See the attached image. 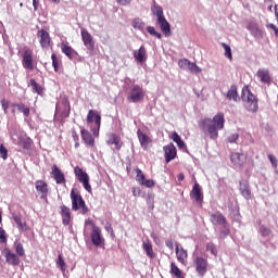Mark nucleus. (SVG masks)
Instances as JSON below:
<instances>
[{"instance_id": "obj_39", "label": "nucleus", "mask_w": 278, "mask_h": 278, "mask_svg": "<svg viewBox=\"0 0 278 278\" xmlns=\"http://www.w3.org/2000/svg\"><path fill=\"white\" fill-rule=\"evenodd\" d=\"M56 266L62 270V273H66V263L64 258H62V254H59L56 260Z\"/></svg>"}, {"instance_id": "obj_45", "label": "nucleus", "mask_w": 278, "mask_h": 278, "mask_svg": "<svg viewBox=\"0 0 278 278\" xmlns=\"http://www.w3.org/2000/svg\"><path fill=\"white\" fill-rule=\"evenodd\" d=\"M260 231L264 238H268V236H270V230L266 226H261Z\"/></svg>"}, {"instance_id": "obj_7", "label": "nucleus", "mask_w": 278, "mask_h": 278, "mask_svg": "<svg viewBox=\"0 0 278 278\" xmlns=\"http://www.w3.org/2000/svg\"><path fill=\"white\" fill-rule=\"evenodd\" d=\"M87 123H94V126L91 127V131H93V136H99V129H101V115L96 113V111L90 110L87 115Z\"/></svg>"}, {"instance_id": "obj_13", "label": "nucleus", "mask_w": 278, "mask_h": 278, "mask_svg": "<svg viewBox=\"0 0 278 278\" xmlns=\"http://www.w3.org/2000/svg\"><path fill=\"white\" fill-rule=\"evenodd\" d=\"M164 153H165V161L166 164L172 162V160H175L177 157V148H175V144L169 143L163 148Z\"/></svg>"}, {"instance_id": "obj_22", "label": "nucleus", "mask_w": 278, "mask_h": 278, "mask_svg": "<svg viewBox=\"0 0 278 278\" xmlns=\"http://www.w3.org/2000/svg\"><path fill=\"white\" fill-rule=\"evenodd\" d=\"M239 190L243 198H245L248 201L251 199V187L249 186V181L241 180L239 182Z\"/></svg>"}, {"instance_id": "obj_50", "label": "nucleus", "mask_w": 278, "mask_h": 278, "mask_svg": "<svg viewBox=\"0 0 278 278\" xmlns=\"http://www.w3.org/2000/svg\"><path fill=\"white\" fill-rule=\"evenodd\" d=\"M0 242H8V237H5V230L2 227H0Z\"/></svg>"}, {"instance_id": "obj_41", "label": "nucleus", "mask_w": 278, "mask_h": 278, "mask_svg": "<svg viewBox=\"0 0 278 278\" xmlns=\"http://www.w3.org/2000/svg\"><path fill=\"white\" fill-rule=\"evenodd\" d=\"M147 31L148 34H150V36H155L156 38H159V40H162V34L157 33L155 30V27L153 26H148L147 27Z\"/></svg>"}, {"instance_id": "obj_62", "label": "nucleus", "mask_w": 278, "mask_h": 278, "mask_svg": "<svg viewBox=\"0 0 278 278\" xmlns=\"http://www.w3.org/2000/svg\"><path fill=\"white\" fill-rule=\"evenodd\" d=\"M274 10H275L276 21L278 23V4L275 5Z\"/></svg>"}, {"instance_id": "obj_3", "label": "nucleus", "mask_w": 278, "mask_h": 278, "mask_svg": "<svg viewBox=\"0 0 278 278\" xmlns=\"http://www.w3.org/2000/svg\"><path fill=\"white\" fill-rule=\"evenodd\" d=\"M241 99L244 102V108L248 112L255 113L260 109L257 98L251 92V90H249V87L242 89Z\"/></svg>"}, {"instance_id": "obj_31", "label": "nucleus", "mask_w": 278, "mask_h": 278, "mask_svg": "<svg viewBox=\"0 0 278 278\" xmlns=\"http://www.w3.org/2000/svg\"><path fill=\"white\" fill-rule=\"evenodd\" d=\"M176 255L180 264H184L186 260H188V251H186L184 248L179 249V245L176 247Z\"/></svg>"}, {"instance_id": "obj_38", "label": "nucleus", "mask_w": 278, "mask_h": 278, "mask_svg": "<svg viewBox=\"0 0 278 278\" xmlns=\"http://www.w3.org/2000/svg\"><path fill=\"white\" fill-rule=\"evenodd\" d=\"M15 253L20 255V257H25V249L23 248V243L14 242Z\"/></svg>"}, {"instance_id": "obj_24", "label": "nucleus", "mask_w": 278, "mask_h": 278, "mask_svg": "<svg viewBox=\"0 0 278 278\" xmlns=\"http://www.w3.org/2000/svg\"><path fill=\"white\" fill-rule=\"evenodd\" d=\"M263 84H270V72L266 68H260L256 73Z\"/></svg>"}, {"instance_id": "obj_54", "label": "nucleus", "mask_w": 278, "mask_h": 278, "mask_svg": "<svg viewBox=\"0 0 278 278\" xmlns=\"http://www.w3.org/2000/svg\"><path fill=\"white\" fill-rule=\"evenodd\" d=\"M141 190H140V188H132V194H134V197H140V194H141Z\"/></svg>"}, {"instance_id": "obj_12", "label": "nucleus", "mask_w": 278, "mask_h": 278, "mask_svg": "<svg viewBox=\"0 0 278 278\" xmlns=\"http://www.w3.org/2000/svg\"><path fill=\"white\" fill-rule=\"evenodd\" d=\"M91 242L94 244V247H101L103 242H105V239H103V236L101 235V228L98 226H93L91 231Z\"/></svg>"}, {"instance_id": "obj_35", "label": "nucleus", "mask_w": 278, "mask_h": 278, "mask_svg": "<svg viewBox=\"0 0 278 278\" xmlns=\"http://www.w3.org/2000/svg\"><path fill=\"white\" fill-rule=\"evenodd\" d=\"M170 274L174 275L176 278H186L184 276V271L175 265V263H170Z\"/></svg>"}, {"instance_id": "obj_57", "label": "nucleus", "mask_w": 278, "mask_h": 278, "mask_svg": "<svg viewBox=\"0 0 278 278\" xmlns=\"http://www.w3.org/2000/svg\"><path fill=\"white\" fill-rule=\"evenodd\" d=\"M38 5H40V2L38 0H33V7H34V10H38Z\"/></svg>"}, {"instance_id": "obj_11", "label": "nucleus", "mask_w": 278, "mask_h": 278, "mask_svg": "<svg viewBox=\"0 0 278 278\" xmlns=\"http://www.w3.org/2000/svg\"><path fill=\"white\" fill-rule=\"evenodd\" d=\"M247 29L250 30L251 36H253V38L256 40H262V38H264V29L260 28L257 22H250L247 26Z\"/></svg>"}, {"instance_id": "obj_44", "label": "nucleus", "mask_w": 278, "mask_h": 278, "mask_svg": "<svg viewBox=\"0 0 278 278\" xmlns=\"http://www.w3.org/2000/svg\"><path fill=\"white\" fill-rule=\"evenodd\" d=\"M136 173H137L136 179H137L138 184H140V186H142V184L144 181V174H142V169H140V168H137Z\"/></svg>"}, {"instance_id": "obj_2", "label": "nucleus", "mask_w": 278, "mask_h": 278, "mask_svg": "<svg viewBox=\"0 0 278 278\" xmlns=\"http://www.w3.org/2000/svg\"><path fill=\"white\" fill-rule=\"evenodd\" d=\"M151 12L154 16L157 18V25L161 27V30L165 36H170V24L168 21H166V17H164V9L155 1L153 2L151 7Z\"/></svg>"}, {"instance_id": "obj_56", "label": "nucleus", "mask_w": 278, "mask_h": 278, "mask_svg": "<svg viewBox=\"0 0 278 278\" xmlns=\"http://www.w3.org/2000/svg\"><path fill=\"white\" fill-rule=\"evenodd\" d=\"M165 245L167 247V249H169L170 251H173V249H174L173 240H167V241L165 242Z\"/></svg>"}, {"instance_id": "obj_17", "label": "nucleus", "mask_w": 278, "mask_h": 278, "mask_svg": "<svg viewBox=\"0 0 278 278\" xmlns=\"http://www.w3.org/2000/svg\"><path fill=\"white\" fill-rule=\"evenodd\" d=\"M137 137L140 142L141 149H143V151H147V149H149V144H151V137L142 132V130L140 129L137 130Z\"/></svg>"}, {"instance_id": "obj_16", "label": "nucleus", "mask_w": 278, "mask_h": 278, "mask_svg": "<svg viewBox=\"0 0 278 278\" xmlns=\"http://www.w3.org/2000/svg\"><path fill=\"white\" fill-rule=\"evenodd\" d=\"M230 160L233 166L240 168V166H243L244 162H247V156L244 155V153L233 152L230 154Z\"/></svg>"}, {"instance_id": "obj_30", "label": "nucleus", "mask_w": 278, "mask_h": 278, "mask_svg": "<svg viewBox=\"0 0 278 278\" xmlns=\"http://www.w3.org/2000/svg\"><path fill=\"white\" fill-rule=\"evenodd\" d=\"M74 174L76 175L79 184H81L83 181H86V179L90 178V176H88V173L84 172V169H81L79 166H76L74 168Z\"/></svg>"}, {"instance_id": "obj_18", "label": "nucleus", "mask_w": 278, "mask_h": 278, "mask_svg": "<svg viewBox=\"0 0 278 278\" xmlns=\"http://www.w3.org/2000/svg\"><path fill=\"white\" fill-rule=\"evenodd\" d=\"M51 175L56 184L59 185L66 184V178L64 177V173H62V170L58 168V165L52 166Z\"/></svg>"}, {"instance_id": "obj_10", "label": "nucleus", "mask_w": 278, "mask_h": 278, "mask_svg": "<svg viewBox=\"0 0 278 278\" xmlns=\"http://www.w3.org/2000/svg\"><path fill=\"white\" fill-rule=\"evenodd\" d=\"M193 262L198 275L200 277H205V273H207V260L197 256Z\"/></svg>"}, {"instance_id": "obj_55", "label": "nucleus", "mask_w": 278, "mask_h": 278, "mask_svg": "<svg viewBox=\"0 0 278 278\" xmlns=\"http://www.w3.org/2000/svg\"><path fill=\"white\" fill-rule=\"evenodd\" d=\"M116 1L121 5H129V3H131V0H116Z\"/></svg>"}, {"instance_id": "obj_15", "label": "nucleus", "mask_w": 278, "mask_h": 278, "mask_svg": "<svg viewBox=\"0 0 278 278\" xmlns=\"http://www.w3.org/2000/svg\"><path fill=\"white\" fill-rule=\"evenodd\" d=\"M190 197L191 199H194V201H197L198 203H203V189H201L199 182H195L193 185Z\"/></svg>"}, {"instance_id": "obj_9", "label": "nucleus", "mask_w": 278, "mask_h": 278, "mask_svg": "<svg viewBox=\"0 0 278 278\" xmlns=\"http://www.w3.org/2000/svg\"><path fill=\"white\" fill-rule=\"evenodd\" d=\"M22 64L27 71H34V52L30 49L24 51Z\"/></svg>"}, {"instance_id": "obj_27", "label": "nucleus", "mask_w": 278, "mask_h": 278, "mask_svg": "<svg viewBox=\"0 0 278 278\" xmlns=\"http://www.w3.org/2000/svg\"><path fill=\"white\" fill-rule=\"evenodd\" d=\"M80 134L85 144H88V147H94V138L92 137L90 131L81 129Z\"/></svg>"}, {"instance_id": "obj_28", "label": "nucleus", "mask_w": 278, "mask_h": 278, "mask_svg": "<svg viewBox=\"0 0 278 278\" xmlns=\"http://www.w3.org/2000/svg\"><path fill=\"white\" fill-rule=\"evenodd\" d=\"M12 106L16 108L17 111L21 112L25 118L29 117L31 110L29 109V106L25 105V103L23 102L14 103L12 104Z\"/></svg>"}, {"instance_id": "obj_21", "label": "nucleus", "mask_w": 278, "mask_h": 278, "mask_svg": "<svg viewBox=\"0 0 278 278\" xmlns=\"http://www.w3.org/2000/svg\"><path fill=\"white\" fill-rule=\"evenodd\" d=\"M37 36L38 38H40L39 42L43 49L49 47V45H51V37L47 33V30L45 29L39 30L37 33Z\"/></svg>"}, {"instance_id": "obj_46", "label": "nucleus", "mask_w": 278, "mask_h": 278, "mask_svg": "<svg viewBox=\"0 0 278 278\" xmlns=\"http://www.w3.org/2000/svg\"><path fill=\"white\" fill-rule=\"evenodd\" d=\"M0 157H2V160H8V149H5L3 144H0Z\"/></svg>"}, {"instance_id": "obj_23", "label": "nucleus", "mask_w": 278, "mask_h": 278, "mask_svg": "<svg viewBox=\"0 0 278 278\" xmlns=\"http://www.w3.org/2000/svg\"><path fill=\"white\" fill-rule=\"evenodd\" d=\"M134 58L137 62H140L141 64L142 62H147V48H144V46H141L139 50H136L134 52Z\"/></svg>"}, {"instance_id": "obj_53", "label": "nucleus", "mask_w": 278, "mask_h": 278, "mask_svg": "<svg viewBox=\"0 0 278 278\" xmlns=\"http://www.w3.org/2000/svg\"><path fill=\"white\" fill-rule=\"evenodd\" d=\"M238 138H240V135H238V134H232V135H230V136L228 137V142L233 143V142H236V140H238Z\"/></svg>"}, {"instance_id": "obj_4", "label": "nucleus", "mask_w": 278, "mask_h": 278, "mask_svg": "<svg viewBox=\"0 0 278 278\" xmlns=\"http://www.w3.org/2000/svg\"><path fill=\"white\" fill-rule=\"evenodd\" d=\"M71 199H72V210L74 212H78V210H81V214H88L90 210H88V206H86V201H84V198H81V194L77 192L75 189H72L71 191Z\"/></svg>"}, {"instance_id": "obj_60", "label": "nucleus", "mask_w": 278, "mask_h": 278, "mask_svg": "<svg viewBox=\"0 0 278 278\" xmlns=\"http://www.w3.org/2000/svg\"><path fill=\"white\" fill-rule=\"evenodd\" d=\"M85 225H91L92 229L94 228V223L91 219H86Z\"/></svg>"}, {"instance_id": "obj_5", "label": "nucleus", "mask_w": 278, "mask_h": 278, "mask_svg": "<svg viewBox=\"0 0 278 278\" xmlns=\"http://www.w3.org/2000/svg\"><path fill=\"white\" fill-rule=\"evenodd\" d=\"M144 89L140 87V85H131L129 87L127 101L129 103H140V101H144Z\"/></svg>"}, {"instance_id": "obj_48", "label": "nucleus", "mask_w": 278, "mask_h": 278, "mask_svg": "<svg viewBox=\"0 0 278 278\" xmlns=\"http://www.w3.org/2000/svg\"><path fill=\"white\" fill-rule=\"evenodd\" d=\"M141 186H146V188H155V181L152 179H148L141 182Z\"/></svg>"}, {"instance_id": "obj_29", "label": "nucleus", "mask_w": 278, "mask_h": 278, "mask_svg": "<svg viewBox=\"0 0 278 278\" xmlns=\"http://www.w3.org/2000/svg\"><path fill=\"white\" fill-rule=\"evenodd\" d=\"M142 249L146 251V254L150 260H153L155 257V253H153V244L150 240H146L142 242Z\"/></svg>"}, {"instance_id": "obj_33", "label": "nucleus", "mask_w": 278, "mask_h": 278, "mask_svg": "<svg viewBox=\"0 0 278 278\" xmlns=\"http://www.w3.org/2000/svg\"><path fill=\"white\" fill-rule=\"evenodd\" d=\"M226 97L229 99V101L238 102V87L232 85L227 91Z\"/></svg>"}, {"instance_id": "obj_36", "label": "nucleus", "mask_w": 278, "mask_h": 278, "mask_svg": "<svg viewBox=\"0 0 278 278\" xmlns=\"http://www.w3.org/2000/svg\"><path fill=\"white\" fill-rule=\"evenodd\" d=\"M172 140L176 142L178 149H186V143L181 140V137L177 132L172 134Z\"/></svg>"}, {"instance_id": "obj_34", "label": "nucleus", "mask_w": 278, "mask_h": 278, "mask_svg": "<svg viewBox=\"0 0 278 278\" xmlns=\"http://www.w3.org/2000/svg\"><path fill=\"white\" fill-rule=\"evenodd\" d=\"M28 86H30L33 92H36L37 94L42 96L45 92V89L42 88V86H40L39 84L36 83V79L31 78L29 80Z\"/></svg>"}, {"instance_id": "obj_8", "label": "nucleus", "mask_w": 278, "mask_h": 278, "mask_svg": "<svg viewBox=\"0 0 278 278\" xmlns=\"http://www.w3.org/2000/svg\"><path fill=\"white\" fill-rule=\"evenodd\" d=\"M2 255L5 258L7 264L10 266H18L21 264V258L18 255L14 254L9 248L2 250Z\"/></svg>"}, {"instance_id": "obj_25", "label": "nucleus", "mask_w": 278, "mask_h": 278, "mask_svg": "<svg viewBox=\"0 0 278 278\" xmlns=\"http://www.w3.org/2000/svg\"><path fill=\"white\" fill-rule=\"evenodd\" d=\"M36 190H37V192L41 193V199H47L49 189L47 188V182H45V180L36 181Z\"/></svg>"}, {"instance_id": "obj_61", "label": "nucleus", "mask_w": 278, "mask_h": 278, "mask_svg": "<svg viewBox=\"0 0 278 278\" xmlns=\"http://www.w3.org/2000/svg\"><path fill=\"white\" fill-rule=\"evenodd\" d=\"M106 231H111V233H114V229L112 228V225L108 224L105 226Z\"/></svg>"}, {"instance_id": "obj_47", "label": "nucleus", "mask_w": 278, "mask_h": 278, "mask_svg": "<svg viewBox=\"0 0 278 278\" xmlns=\"http://www.w3.org/2000/svg\"><path fill=\"white\" fill-rule=\"evenodd\" d=\"M81 184H83L85 190H87V192H92V186H90V178H87Z\"/></svg>"}, {"instance_id": "obj_32", "label": "nucleus", "mask_w": 278, "mask_h": 278, "mask_svg": "<svg viewBox=\"0 0 278 278\" xmlns=\"http://www.w3.org/2000/svg\"><path fill=\"white\" fill-rule=\"evenodd\" d=\"M13 220L17 225L18 229L22 231H26L27 229V224H25V219L18 214H13Z\"/></svg>"}, {"instance_id": "obj_42", "label": "nucleus", "mask_w": 278, "mask_h": 278, "mask_svg": "<svg viewBox=\"0 0 278 278\" xmlns=\"http://www.w3.org/2000/svg\"><path fill=\"white\" fill-rule=\"evenodd\" d=\"M222 47L225 50V56L228 58V60H233V55L231 54V47H229L227 43H222Z\"/></svg>"}, {"instance_id": "obj_43", "label": "nucleus", "mask_w": 278, "mask_h": 278, "mask_svg": "<svg viewBox=\"0 0 278 278\" xmlns=\"http://www.w3.org/2000/svg\"><path fill=\"white\" fill-rule=\"evenodd\" d=\"M187 71H190V73H195V75H199V73H201V67H199L197 63L191 62Z\"/></svg>"}, {"instance_id": "obj_40", "label": "nucleus", "mask_w": 278, "mask_h": 278, "mask_svg": "<svg viewBox=\"0 0 278 278\" xmlns=\"http://www.w3.org/2000/svg\"><path fill=\"white\" fill-rule=\"evenodd\" d=\"M191 62L188 59H182L178 61L179 68H182V71H188L190 68Z\"/></svg>"}, {"instance_id": "obj_6", "label": "nucleus", "mask_w": 278, "mask_h": 278, "mask_svg": "<svg viewBox=\"0 0 278 278\" xmlns=\"http://www.w3.org/2000/svg\"><path fill=\"white\" fill-rule=\"evenodd\" d=\"M210 220L213 225H218L222 227L220 233L226 238V236H229L230 229H229V224H227V219L225 216L220 213H214L211 215Z\"/></svg>"}, {"instance_id": "obj_14", "label": "nucleus", "mask_w": 278, "mask_h": 278, "mask_svg": "<svg viewBox=\"0 0 278 278\" xmlns=\"http://www.w3.org/2000/svg\"><path fill=\"white\" fill-rule=\"evenodd\" d=\"M80 35L85 47L89 49V51H92V49H94V41L92 39V35H90V33H88L86 28L81 29Z\"/></svg>"}, {"instance_id": "obj_37", "label": "nucleus", "mask_w": 278, "mask_h": 278, "mask_svg": "<svg viewBox=\"0 0 278 278\" xmlns=\"http://www.w3.org/2000/svg\"><path fill=\"white\" fill-rule=\"evenodd\" d=\"M134 29H139V31H144V22L140 17H137L132 21Z\"/></svg>"}, {"instance_id": "obj_26", "label": "nucleus", "mask_w": 278, "mask_h": 278, "mask_svg": "<svg viewBox=\"0 0 278 278\" xmlns=\"http://www.w3.org/2000/svg\"><path fill=\"white\" fill-rule=\"evenodd\" d=\"M109 146L114 144V149H116V151H121V137L117 136L116 134H110L109 135V140L106 141Z\"/></svg>"}, {"instance_id": "obj_19", "label": "nucleus", "mask_w": 278, "mask_h": 278, "mask_svg": "<svg viewBox=\"0 0 278 278\" xmlns=\"http://www.w3.org/2000/svg\"><path fill=\"white\" fill-rule=\"evenodd\" d=\"M61 51L68 58V60H75L77 58V51L73 49V47L68 46V43H61Z\"/></svg>"}, {"instance_id": "obj_20", "label": "nucleus", "mask_w": 278, "mask_h": 278, "mask_svg": "<svg viewBox=\"0 0 278 278\" xmlns=\"http://www.w3.org/2000/svg\"><path fill=\"white\" fill-rule=\"evenodd\" d=\"M60 210L63 225H65V227L71 225V208H68L66 205H61Z\"/></svg>"}, {"instance_id": "obj_59", "label": "nucleus", "mask_w": 278, "mask_h": 278, "mask_svg": "<svg viewBox=\"0 0 278 278\" xmlns=\"http://www.w3.org/2000/svg\"><path fill=\"white\" fill-rule=\"evenodd\" d=\"M266 27H267V29H273V31H275L277 28V26H275V24H267Z\"/></svg>"}, {"instance_id": "obj_49", "label": "nucleus", "mask_w": 278, "mask_h": 278, "mask_svg": "<svg viewBox=\"0 0 278 278\" xmlns=\"http://www.w3.org/2000/svg\"><path fill=\"white\" fill-rule=\"evenodd\" d=\"M51 60H52V66H53L54 71H55V73H58V65H59V63H58V55H55V53H53L51 55Z\"/></svg>"}, {"instance_id": "obj_64", "label": "nucleus", "mask_w": 278, "mask_h": 278, "mask_svg": "<svg viewBox=\"0 0 278 278\" xmlns=\"http://www.w3.org/2000/svg\"><path fill=\"white\" fill-rule=\"evenodd\" d=\"M274 31H275V36H277L278 38V28L276 27Z\"/></svg>"}, {"instance_id": "obj_51", "label": "nucleus", "mask_w": 278, "mask_h": 278, "mask_svg": "<svg viewBox=\"0 0 278 278\" xmlns=\"http://www.w3.org/2000/svg\"><path fill=\"white\" fill-rule=\"evenodd\" d=\"M1 105H2L4 114H8V108H10V104L8 103V101L5 99L1 100Z\"/></svg>"}, {"instance_id": "obj_58", "label": "nucleus", "mask_w": 278, "mask_h": 278, "mask_svg": "<svg viewBox=\"0 0 278 278\" xmlns=\"http://www.w3.org/2000/svg\"><path fill=\"white\" fill-rule=\"evenodd\" d=\"M72 136H73V139H74V142H79V136L77 135V132H73L72 134Z\"/></svg>"}, {"instance_id": "obj_1", "label": "nucleus", "mask_w": 278, "mask_h": 278, "mask_svg": "<svg viewBox=\"0 0 278 278\" xmlns=\"http://www.w3.org/2000/svg\"><path fill=\"white\" fill-rule=\"evenodd\" d=\"M204 134L210 136L211 140L218 138V131L225 128V114L217 113L213 118H205L200 124Z\"/></svg>"}, {"instance_id": "obj_52", "label": "nucleus", "mask_w": 278, "mask_h": 278, "mask_svg": "<svg viewBox=\"0 0 278 278\" xmlns=\"http://www.w3.org/2000/svg\"><path fill=\"white\" fill-rule=\"evenodd\" d=\"M268 160L270 161L271 166H274L275 168H277V157H275V155H273V154H269V155H268Z\"/></svg>"}, {"instance_id": "obj_63", "label": "nucleus", "mask_w": 278, "mask_h": 278, "mask_svg": "<svg viewBox=\"0 0 278 278\" xmlns=\"http://www.w3.org/2000/svg\"><path fill=\"white\" fill-rule=\"evenodd\" d=\"M177 179H178L179 181H184V179H185L184 173H180V174L177 176Z\"/></svg>"}]
</instances>
